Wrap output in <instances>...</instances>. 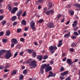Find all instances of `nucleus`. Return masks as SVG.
Returning a JSON list of instances; mask_svg holds the SVG:
<instances>
[{"mask_svg":"<svg viewBox=\"0 0 80 80\" xmlns=\"http://www.w3.org/2000/svg\"><path fill=\"white\" fill-rule=\"evenodd\" d=\"M32 60V59H28L27 62V64H28L29 63V66L31 67L30 68H36L37 66V62L35 60Z\"/></svg>","mask_w":80,"mask_h":80,"instance_id":"nucleus-1","label":"nucleus"},{"mask_svg":"<svg viewBox=\"0 0 80 80\" xmlns=\"http://www.w3.org/2000/svg\"><path fill=\"white\" fill-rule=\"evenodd\" d=\"M23 13V11L21 9H19L16 14L17 16L18 17V19L20 20L21 15Z\"/></svg>","mask_w":80,"mask_h":80,"instance_id":"nucleus-2","label":"nucleus"},{"mask_svg":"<svg viewBox=\"0 0 80 80\" xmlns=\"http://www.w3.org/2000/svg\"><path fill=\"white\" fill-rule=\"evenodd\" d=\"M43 65H46V67L45 68H47L45 70V72H49V71H51V70H52V67L50 66V64H48L47 65L46 64H45Z\"/></svg>","mask_w":80,"mask_h":80,"instance_id":"nucleus-3","label":"nucleus"},{"mask_svg":"<svg viewBox=\"0 0 80 80\" xmlns=\"http://www.w3.org/2000/svg\"><path fill=\"white\" fill-rule=\"evenodd\" d=\"M47 26L48 28H54V23L52 22H50L47 24Z\"/></svg>","mask_w":80,"mask_h":80,"instance_id":"nucleus-4","label":"nucleus"},{"mask_svg":"<svg viewBox=\"0 0 80 80\" xmlns=\"http://www.w3.org/2000/svg\"><path fill=\"white\" fill-rule=\"evenodd\" d=\"M57 47H53L52 46H51L50 47V51H52L51 52V53L52 54L53 53L55 52V51H53L54 50H57Z\"/></svg>","mask_w":80,"mask_h":80,"instance_id":"nucleus-5","label":"nucleus"},{"mask_svg":"<svg viewBox=\"0 0 80 80\" xmlns=\"http://www.w3.org/2000/svg\"><path fill=\"white\" fill-rule=\"evenodd\" d=\"M12 56V54H11V53L9 52V51L7 52L5 56H4V57L6 59H9Z\"/></svg>","mask_w":80,"mask_h":80,"instance_id":"nucleus-6","label":"nucleus"},{"mask_svg":"<svg viewBox=\"0 0 80 80\" xmlns=\"http://www.w3.org/2000/svg\"><path fill=\"white\" fill-rule=\"evenodd\" d=\"M30 26L31 28H32L33 30H35L36 27H35V23L34 22H31L30 23Z\"/></svg>","mask_w":80,"mask_h":80,"instance_id":"nucleus-7","label":"nucleus"},{"mask_svg":"<svg viewBox=\"0 0 80 80\" xmlns=\"http://www.w3.org/2000/svg\"><path fill=\"white\" fill-rule=\"evenodd\" d=\"M49 73L50 75H49L48 76V78H49L50 77H55V75H56V74L55 73H53V72L52 71H50L49 72Z\"/></svg>","mask_w":80,"mask_h":80,"instance_id":"nucleus-8","label":"nucleus"},{"mask_svg":"<svg viewBox=\"0 0 80 80\" xmlns=\"http://www.w3.org/2000/svg\"><path fill=\"white\" fill-rule=\"evenodd\" d=\"M17 10H18V8L17 7H14L11 11V13H13V14H14V13H16V11Z\"/></svg>","mask_w":80,"mask_h":80,"instance_id":"nucleus-9","label":"nucleus"},{"mask_svg":"<svg viewBox=\"0 0 80 80\" xmlns=\"http://www.w3.org/2000/svg\"><path fill=\"white\" fill-rule=\"evenodd\" d=\"M45 67H46V65H43L41 67V68L40 69L41 74H43V69H44Z\"/></svg>","mask_w":80,"mask_h":80,"instance_id":"nucleus-10","label":"nucleus"},{"mask_svg":"<svg viewBox=\"0 0 80 80\" xmlns=\"http://www.w3.org/2000/svg\"><path fill=\"white\" fill-rule=\"evenodd\" d=\"M12 43H14L15 44H17L18 43V41H17V39L15 38H13L12 39Z\"/></svg>","mask_w":80,"mask_h":80,"instance_id":"nucleus-11","label":"nucleus"},{"mask_svg":"<svg viewBox=\"0 0 80 80\" xmlns=\"http://www.w3.org/2000/svg\"><path fill=\"white\" fill-rule=\"evenodd\" d=\"M68 74V71H66L63 72H62L61 73V76H65L66 75Z\"/></svg>","mask_w":80,"mask_h":80,"instance_id":"nucleus-12","label":"nucleus"},{"mask_svg":"<svg viewBox=\"0 0 80 80\" xmlns=\"http://www.w3.org/2000/svg\"><path fill=\"white\" fill-rule=\"evenodd\" d=\"M37 59H38L39 61H41L42 60V56L38 55L37 57Z\"/></svg>","mask_w":80,"mask_h":80,"instance_id":"nucleus-13","label":"nucleus"},{"mask_svg":"<svg viewBox=\"0 0 80 80\" xmlns=\"http://www.w3.org/2000/svg\"><path fill=\"white\" fill-rule=\"evenodd\" d=\"M28 52L29 54H32V53H33V52H34V50L33 49H29L28 50Z\"/></svg>","mask_w":80,"mask_h":80,"instance_id":"nucleus-14","label":"nucleus"},{"mask_svg":"<svg viewBox=\"0 0 80 80\" xmlns=\"http://www.w3.org/2000/svg\"><path fill=\"white\" fill-rule=\"evenodd\" d=\"M62 17V14H59L57 16V17L55 19L57 20H60V18Z\"/></svg>","mask_w":80,"mask_h":80,"instance_id":"nucleus-15","label":"nucleus"},{"mask_svg":"<svg viewBox=\"0 0 80 80\" xmlns=\"http://www.w3.org/2000/svg\"><path fill=\"white\" fill-rule=\"evenodd\" d=\"M74 6H75V7H77L78 8H79V9H78V10H80V4H73Z\"/></svg>","mask_w":80,"mask_h":80,"instance_id":"nucleus-16","label":"nucleus"},{"mask_svg":"<svg viewBox=\"0 0 80 80\" xmlns=\"http://www.w3.org/2000/svg\"><path fill=\"white\" fill-rule=\"evenodd\" d=\"M69 13L71 16L73 15H74V11L73 10H69Z\"/></svg>","mask_w":80,"mask_h":80,"instance_id":"nucleus-17","label":"nucleus"},{"mask_svg":"<svg viewBox=\"0 0 80 80\" xmlns=\"http://www.w3.org/2000/svg\"><path fill=\"white\" fill-rule=\"evenodd\" d=\"M10 33H11L10 31L9 30H8L6 32L5 35L6 36H9V35H10Z\"/></svg>","mask_w":80,"mask_h":80,"instance_id":"nucleus-18","label":"nucleus"},{"mask_svg":"<svg viewBox=\"0 0 80 80\" xmlns=\"http://www.w3.org/2000/svg\"><path fill=\"white\" fill-rule=\"evenodd\" d=\"M67 63L69 64V65H71V63H72V60L71 59L68 58L67 60Z\"/></svg>","mask_w":80,"mask_h":80,"instance_id":"nucleus-19","label":"nucleus"},{"mask_svg":"<svg viewBox=\"0 0 80 80\" xmlns=\"http://www.w3.org/2000/svg\"><path fill=\"white\" fill-rule=\"evenodd\" d=\"M5 52H6V50L5 49L2 50L0 51V55H2V54H3Z\"/></svg>","mask_w":80,"mask_h":80,"instance_id":"nucleus-20","label":"nucleus"},{"mask_svg":"<svg viewBox=\"0 0 80 80\" xmlns=\"http://www.w3.org/2000/svg\"><path fill=\"white\" fill-rule=\"evenodd\" d=\"M21 24L22 25H26V24H27V22L25 21V20H23L21 21Z\"/></svg>","mask_w":80,"mask_h":80,"instance_id":"nucleus-21","label":"nucleus"},{"mask_svg":"<svg viewBox=\"0 0 80 80\" xmlns=\"http://www.w3.org/2000/svg\"><path fill=\"white\" fill-rule=\"evenodd\" d=\"M70 32H68V34H66L64 36V37L65 38H67L68 37H70Z\"/></svg>","mask_w":80,"mask_h":80,"instance_id":"nucleus-22","label":"nucleus"},{"mask_svg":"<svg viewBox=\"0 0 80 80\" xmlns=\"http://www.w3.org/2000/svg\"><path fill=\"white\" fill-rule=\"evenodd\" d=\"M48 5L49 6L48 8V9H50L52 7V2H49L48 4Z\"/></svg>","mask_w":80,"mask_h":80,"instance_id":"nucleus-23","label":"nucleus"},{"mask_svg":"<svg viewBox=\"0 0 80 80\" xmlns=\"http://www.w3.org/2000/svg\"><path fill=\"white\" fill-rule=\"evenodd\" d=\"M77 45V44L75 42H73L71 44L72 47H73V48H74V47H75Z\"/></svg>","mask_w":80,"mask_h":80,"instance_id":"nucleus-24","label":"nucleus"},{"mask_svg":"<svg viewBox=\"0 0 80 80\" xmlns=\"http://www.w3.org/2000/svg\"><path fill=\"white\" fill-rule=\"evenodd\" d=\"M17 16H14L12 17V18L11 20L12 21H14L15 20H17Z\"/></svg>","mask_w":80,"mask_h":80,"instance_id":"nucleus-25","label":"nucleus"},{"mask_svg":"<svg viewBox=\"0 0 80 80\" xmlns=\"http://www.w3.org/2000/svg\"><path fill=\"white\" fill-rule=\"evenodd\" d=\"M17 74V72L16 71L14 70L11 73V75H16Z\"/></svg>","mask_w":80,"mask_h":80,"instance_id":"nucleus-26","label":"nucleus"},{"mask_svg":"<svg viewBox=\"0 0 80 80\" xmlns=\"http://www.w3.org/2000/svg\"><path fill=\"white\" fill-rule=\"evenodd\" d=\"M44 22V20L42 19H40L38 21V23H42Z\"/></svg>","mask_w":80,"mask_h":80,"instance_id":"nucleus-27","label":"nucleus"},{"mask_svg":"<svg viewBox=\"0 0 80 80\" xmlns=\"http://www.w3.org/2000/svg\"><path fill=\"white\" fill-rule=\"evenodd\" d=\"M8 42V40L6 39H2V42L3 43H5L6 42Z\"/></svg>","mask_w":80,"mask_h":80,"instance_id":"nucleus-28","label":"nucleus"},{"mask_svg":"<svg viewBox=\"0 0 80 80\" xmlns=\"http://www.w3.org/2000/svg\"><path fill=\"white\" fill-rule=\"evenodd\" d=\"M32 53H33L32 54V56L33 58H35V57H36V52H34Z\"/></svg>","mask_w":80,"mask_h":80,"instance_id":"nucleus-29","label":"nucleus"},{"mask_svg":"<svg viewBox=\"0 0 80 80\" xmlns=\"http://www.w3.org/2000/svg\"><path fill=\"white\" fill-rule=\"evenodd\" d=\"M26 11H25L24 12L22 15V17H26Z\"/></svg>","mask_w":80,"mask_h":80,"instance_id":"nucleus-30","label":"nucleus"},{"mask_svg":"<svg viewBox=\"0 0 80 80\" xmlns=\"http://www.w3.org/2000/svg\"><path fill=\"white\" fill-rule=\"evenodd\" d=\"M2 25H4L5 23H6V21L3 20L1 22Z\"/></svg>","mask_w":80,"mask_h":80,"instance_id":"nucleus-31","label":"nucleus"},{"mask_svg":"<svg viewBox=\"0 0 80 80\" xmlns=\"http://www.w3.org/2000/svg\"><path fill=\"white\" fill-rule=\"evenodd\" d=\"M48 56L47 55H45L43 57V60L47 59V58H48Z\"/></svg>","mask_w":80,"mask_h":80,"instance_id":"nucleus-32","label":"nucleus"},{"mask_svg":"<svg viewBox=\"0 0 80 80\" xmlns=\"http://www.w3.org/2000/svg\"><path fill=\"white\" fill-rule=\"evenodd\" d=\"M49 12L51 14H53V13H54V11L52 9H51L49 11Z\"/></svg>","mask_w":80,"mask_h":80,"instance_id":"nucleus-33","label":"nucleus"},{"mask_svg":"<svg viewBox=\"0 0 80 80\" xmlns=\"http://www.w3.org/2000/svg\"><path fill=\"white\" fill-rule=\"evenodd\" d=\"M65 70V69L64 67H62L60 68V72H63V70Z\"/></svg>","mask_w":80,"mask_h":80,"instance_id":"nucleus-34","label":"nucleus"},{"mask_svg":"<svg viewBox=\"0 0 80 80\" xmlns=\"http://www.w3.org/2000/svg\"><path fill=\"white\" fill-rule=\"evenodd\" d=\"M43 1H44V0H38V3H42Z\"/></svg>","mask_w":80,"mask_h":80,"instance_id":"nucleus-35","label":"nucleus"},{"mask_svg":"<svg viewBox=\"0 0 80 80\" xmlns=\"http://www.w3.org/2000/svg\"><path fill=\"white\" fill-rule=\"evenodd\" d=\"M73 35L76 36H78V33L77 32H74L73 33Z\"/></svg>","mask_w":80,"mask_h":80,"instance_id":"nucleus-36","label":"nucleus"},{"mask_svg":"<svg viewBox=\"0 0 80 80\" xmlns=\"http://www.w3.org/2000/svg\"><path fill=\"white\" fill-rule=\"evenodd\" d=\"M23 74H26L27 73V70H25L23 72Z\"/></svg>","mask_w":80,"mask_h":80,"instance_id":"nucleus-37","label":"nucleus"},{"mask_svg":"<svg viewBox=\"0 0 80 80\" xmlns=\"http://www.w3.org/2000/svg\"><path fill=\"white\" fill-rule=\"evenodd\" d=\"M23 75L22 74L19 78V79L20 80H22V79H23Z\"/></svg>","mask_w":80,"mask_h":80,"instance_id":"nucleus-38","label":"nucleus"},{"mask_svg":"<svg viewBox=\"0 0 80 80\" xmlns=\"http://www.w3.org/2000/svg\"><path fill=\"white\" fill-rule=\"evenodd\" d=\"M18 55V53L17 52H16L14 54L13 58H15Z\"/></svg>","mask_w":80,"mask_h":80,"instance_id":"nucleus-39","label":"nucleus"},{"mask_svg":"<svg viewBox=\"0 0 80 80\" xmlns=\"http://www.w3.org/2000/svg\"><path fill=\"white\" fill-rule=\"evenodd\" d=\"M12 9V7H11V6H9V7L8 8V9L9 10V11H11Z\"/></svg>","mask_w":80,"mask_h":80,"instance_id":"nucleus-40","label":"nucleus"},{"mask_svg":"<svg viewBox=\"0 0 80 80\" xmlns=\"http://www.w3.org/2000/svg\"><path fill=\"white\" fill-rule=\"evenodd\" d=\"M21 31H22V29H18L17 30L18 33H20Z\"/></svg>","mask_w":80,"mask_h":80,"instance_id":"nucleus-41","label":"nucleus"},{"mask_svg":"<svg viewBox=\"0 0 80 80\" xmlns=\"http://www.w3.org/2000/svg\"><path fill=\"white\" fill-rule=\"evenodd\" d=\"M17 24V22H15L13 23L12 25L13 26H15Z\"/></svg>","mask_w":80,"mask_h":80,"instance_id":"nucleus-42","label":"nucleus"},{"mask_svg":"<svg viewBox=\"0 0 80 80\" xmlns=\"http://www.w3.org/2000/svg\"><path fill=\"white\" fill-rule=\"evenodd\" d=\"M46 15H49L50 14L49 11H47L46 12Z\"/></svg>","mask_w":80,"mask_h":80,"instance_id":"nucleus-43","label":"nucleus"},{"mask_svg":"<svg viewBox=\"0 0 80 80\" xmlns=\"http://www.w3.org/2000/svg\"><path fill=\"white\" fill-rule=\"evenodd\" d=\"M72 27H77V25L76 24H74V23H73L72 24Z\"/></svg>","mask_w":80,"mask_h":80,"instance_id":"nucleus-44","label":"nucleus"},{"mask_svg":"<svg viewBox=\"0 0 80 80\" xmlns=\"http://www.w3.org/2000/svg\"><path fill=\"white\" fill-rule=\"evenodd\" d=\"M71 38L72 39H76V38H77V36H72Z\"/></svg>","mask_w":80,"mask_h":80,"instance_id":"nucleus-45","label":"nucleus"},{"mask_svg":"<svg viewBox=\"0 0 80 80\" xmlns=\"http://www.w3.org/2000/svg\"><path fill=\"white\" fill-rule=\"evenodd\" d=\"M62 45V43L61 42L60 43H59L58 44L57 46V47H60V46H61Z\"/></svg>","mask_w":80,"mask_h":80,"instance_id":"nucleus-46","label":"nucleus"},{"mask_svg":"<svg viewBox=\"0 0 80 80\" xmlns=\"http://www.w3.org/2000/svg\"><path fill=\"white\" fill-rule=\"evenodd\" d=\"M3 77L4 78H7V74H5L3 75Z\"/></svg>","mask_w":80,"mask_h":80,"instance_id":"nucleus-47","label":"nucleus"},{"mask_svg":"<svg viewBox=\"0 0 80 80\" xmlns=\"http://www.w3.org/2000/svg\"><path fill=\"white\" fill-rule=\"evenodd\" d=\"M3 15L0 16V20H3Z\"/></svg>","mask_w":80,"mask_h":80,"instance_id":"nucleus-48","label":"nucleus"},{"mask_svg":"<svg viewBox=\"0 0 80 80\" xmlns=\"http://www.w3.org/2000/svg\"><path fill=\"white\" fill-rule=\"evenodd\" d=\"M24 40V38H21L20 39V41L23 42Z\"/></svg>","mask_w":80,"mask_h":80,"instance_id":"nucleus-49","label":"nucleus"},{"mask_svg":"<svg viewBox=\"0 0 80 80\" xmlns=\"http://www.w3.org/2000/svg\"><path fill=\"white\" fill-rule=\"evenodd\" d=\"M73 23L74 24L77 25V23H78V21H77V20H75L74 21Z\"/></svg>","mask_w":80,"mask_h":80,"instance_id":"nucleus-50","label":"nucleus"},{"mask_svg":"<svg viewBox=\"0 0 80 80\" xmlns=\"http://www.w3.org/2000/svg\"><path fill=\"white\" fill-rule=\"evenodd\" d=\"M71 80V78L69 77H68L66 78L65 80Z\"/></svg>","mask_w":80,"mask_h":80,"instance_id":"nucleus-51","label":"nucleus"},{"mask_svg":"<svg viewBox=\"0 0 80 80\" xmlns=\"http://www.w3.org/2000/svg\"><path fill=\"white\" fill-rule=\"evenodd\" d=\"M4 34V32H0V36H2Z\"/></svg>","mask_w":80,"mask_h":80,"instance_id":"nucleus-52","label":"nucleus"},{"mask_svg":"<svg viewBox=\"0 0 80 80\" xmlns=\"http://www.w3.org/2000/svg\"><path fill=\"white\" fill-rule=\"evenodd\" d=\"M66 60H67V58L65 57L62 59V61L63 62H65V61H66Z\"/></svg>","mask_w":80,"mask_h":80,"instance_id":"nucleus-53","label":"nucleus"},{"mask_svg":"<svg viewBox=\"0 0 80 80\" xmlns=\"http://www.w3.org/2000/svg\"><path fill=\"white\" fill-rule=\"evenodd\" d=\"M43 10L44 11L43 12V13H46V12L47 11V9H46V8H44Z\"/></svg>","mask_w":80,"mask_h":80,"instance_id":"nucleus-54","label":"nucleus"},{"mask_svg":"<svg viewBox=\"0 0 80 80\" xmlns=\"http://www.w3.org/2000/svg\"><path fill=\"white\" fill-rule=\"evenodd\" d=\"M18 3L17 2H16L14 4L15 6H18Z\"/></svg>","mask_w":80,"mask_h":80,"instance_id":"nucleus-55","label":"nucleus"},{"mask_svg":"<svg viewBox=\"0 0 80 80\" xmlns=\"http://www.w3.org/2000/svg\"><path fill=\"white\" fill-rule=\"evenodd\" d=\"M23 54V52H22L19 53L20 55H21L22 56Z\"/></svg>","mask_w":80,"mask_h":80,"instance_id":"nucleus-56","label":"nucleus"},{"mask_svg":"<svg viewBox=\"0 0 80 80\" xmlns=\"http://www.w3.org/2000/svg\"><path fill=\"white\" fill-rule=\"evenodd\" d=\"M70 51V52H73L74 51V50H73V48H71L69 49Z\"/></svg>","mask_w":80,"mask_h":80,"instance_id":"nucleus-57","label":"nucleus"},{"mask_svg":"<svg viewBox=\"0 0 80 80\" xmlns=\"http://www.w3.org/2000/svg\"><path fill=\"white\" fill-rule=\"evenodd\" d=\"M78 27H76V28H75L74 29V31H77V30H78Z\"/></svg>","mask_w":80,"mask_h":80,"instance_id":"nucleus-58","label":"nucleus"},{"mask_svg":"<svg viewBox=\"0 0 80 80\" xmlns=\"http://www.w3.org/2000/svg\"><path fill=\"white\" fill-rule=\"evenodd\" d=\"M4 71L5 72H9V70H7V69H4Z\"/></svg>","mask_w":80,"mask_h":80,"instance_id":"nucleus-59","label":"nucleus"},{"mask_svg":"<svg viewBox=\"0 0 80 80\" xmlns=\"http://www.w3.org/2000/svg\"><path fill=\"white\" fill-rule=\"evenodd\" d=\"M72 5V4H70L68 5V8H70L71 7V5Z\"/></svg>","mask_w":80,"mask_h":80,"instance_id":"nucleus-60","label":"nucleus"},{"mask_svg":"<svg viewBox=\"0 0 80 80\" xmlns=\"http://www.w3.org/2000/svg\"><path fill=\"white\" fill-rule=\"evenodd\" d=\"M14 43H12L11 44V47H14Z\"/></svg>","mask_w":80,"mask_h":80,"instance_id":"nucleus-61","label":"nucleus"},{"mask_svg":"<svg viewBox=\"0 0 80 80\" xmlns=\"http://www.w3.org/2000/svg\"><path fill=\"white\" fill-rule=\"evenodd\" d=\"M41 5H39L38 6V10H39V9H41Z\"/></svg>","mask_w":80,"mask_h":80,"instance_id":"nucleus-62","label":"nucleus"},{"mask_svg":"<svg viewBox=\"0 0 80 80\" xmlns=\"http://www.w3.org/2000/svg\"><path fill=\"white\" fill-rule=\"evenodd\" d=\"M78 61V59H75L74 61V62H77Z\"/></svg>","mask_w":80,"mask_h":80,"instance_id":"nucleus-63","label":"nucleus"},{"mask_svg":"<svg viewBox=\"0 0 80 80\" xmlns=\"http://www.w3.org/2000/svg\"><path fill=\"white\" fill-rule=\"evenodd\" d=\"M28 30V27H26L25 28V31H27Z\"/></svg>","mask_w":80,"mask_h":80,"instance_id":"nucleus-64","label":"nucleus"}]
</instances>
